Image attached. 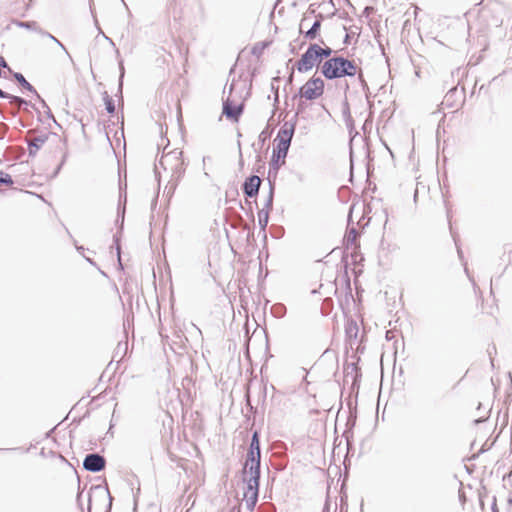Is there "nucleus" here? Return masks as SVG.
<instances>
[{"mask_svg":"<svg viewBox=\"0 0 512 512\" xmlns=\"http://www.w3.org/2000/svg\"><path fill=\"white\" fill-rule=\"evenodd\" d=\"M48 140V134H41L27 139L29 156H35Z\"/></svg>","mask_w":512,"mask_h":512,"instance_id":"9d476101","label":"nucleus"},{"mask_svg":"<svg viewBox=\"0 0 512 512\" xmlns=\"http://www.w3.org/2000/svg\"><path fill=\"white\" fill-rule=\"evenodd\" d=\"M5 97H8V93L0 89V98L4 99Z\"/></svg>","mask_w":512,"mask_h":512,"instance_id":"393cba45","label":"nucleus"},{"mask_svg":"<svg viewBox=\"0 0 512 512\" xmlns=\"http://www.w3.org/2000/svg\"><path fill=\"white\" fill-rule=\"evenodd\" d=\"M40 34L43 36H47L52 41H54L67 54V56L69 58H71V56H70L69 52L67 51V49L65 48V46L56 37H54L52 34L46 32V31H43V30H41Z\"/></svg>","mask_w":512,"mask_h":512,"instance_id":"a211bd4d","label":"nucleus"},{"mask_svg":"<svg viewBox=\"0 0 512 512\" xmlns=\"http://www.w3.org/2000/svg\"><path fill=\"white\" fill-rule=\"evenodd\" d=\"M4 99H9L10 102L17 105L18 108H21L23 105H29V102L26 101L25 99H23L19 96L11 95L9 93H8V97H5Z\"/></svg>","mask_w":512,"mask_h":512,"instance_id":"dca6fc26","label":"nucleus"},{"mask_svg":"<svg viewBox=\"0 0 512 512\" xmlns=\"http://www.w3.org/2000/svg\"><path fill=\"white\" fill-rule=\"evenodd\" d=\"M295 131V124L291 122H284V124L281 126L278 134L277 139L285 140L291 143L292 137L294 135Z\"/></svg>","mask_w":512,"mask_h":512,"instance_id":"9b49d317","label":"nucleus"},{"mask_svg":"<svg viewBox=\"0 0 512 512\" xmlns=\"http://www.w3.org/2000/svg\"><path fill=\"white\" fill-rule=\"evenodd\" d=\"M321 72L327 79L342 78L344 76L358 75V79L365 84L363 73L354 61L342 56L332 57L326 60L321 66Z\"/></svg>","mask_w":512,"mask_h":512,"instance_id":"f03ea898","label":"nucleus"},{"mask_svg":"<svg viewBox=\"0 0 512 512\" xmlns=\"http://www.w3.org/2000/svg\"><path fill=\"white\" fill-rule=\"evenodd\" d=\"M356 235H357V231H356L355 229H352V230L350 231V233H349V236H348V237H349V238H350V237H353V239H354V238L356 237Z\"/></svg>","mask_w":512,"mask_h":512,"instance_id":"b1692460","label":"nucleus"},{"mask_svg":"<svg viewBox=\"0 0 512 512\" xmlns=\"http://www.w3.org/2000/svg\"><path fill=\"white\" fill-rule=\"evenodd\" d=\"M13 77L24 89L36 94L37 98L41 101L43 107H45L49 110L45 101L40 97V95L37 93L35 88L25 79V77L21 73L15 72L13 74Z\"/></svg>","mask_w":512,"mask_h":512,"instance_id":"f8f14e48","label":"nucleus"},{"mask_svg":"<svg viewBox=\"0 0 512 512\" xmlns=\"http://www.w3.org/2000/svg\"><path fill=\"white\" fill-rule=\"evenodd\" d=\"M307 21V18H304L301 22V27L305 24V22Z\"/></svg>","mask_w":512,"mask_h":512,"instance_id":"cd10ccee","label":"nucleus"},{"mask_svg":"<svg viewBox=\"0 0 512 512\" xmlns=\"http://www.w3.org/2000/svg\"><path fill=\"white\" fill-rule=\"evenodd\" d=\"M267 136H268V134H267V132L264 130V131H262V132L260 133V136H259V137H260V139L265 140V139L267 138Z\"/></svg>","mask_w":512,"mask_h":512,"instance_id":"5701e85b","label":"nucleus"},{"mask_svg":"<svg viewBox=\"0 0 512 512\" xmlns=\"http://www.w3.org/2000/svg\"><path fill=\"white\" fill-rule=\"evenodd\" d=\"M106 494H107V495H108V497H109V504H108V507H107L106 512H110L111 505H112V497H111V495H110V493H109V491H108V490L106 491Z\"/></svg>","mask_w":512,"mask_h":512,"instance_id":"412c9836","label":"nucleus"},{"mask_svg":"<svg viewBox=\"0 0 512 512\" xmlns=\"http://www.w3.org/2000/svg\"><path fill=\"white\" fill-rule=\"evenodd\" d=\"M320 54L317 53L316 47L313 44H310L308 49L302 54L301 58L296 63V68L299 72H307L311 70L314 66L319 65Z\"/></svg>","mask_w":512,"mask_h":512,"instance_id":"39448f33","label":"nucleus"},{"mask_svg":"<svg viewBox=\"0 0 512 512\" xmlns=\"http://www.w3.org/2000/svg\"><path fill=\"white\" fill-rule=\"evenodd\" d=\"M116 249H117L118 257L120 258V246L118 243H117Z\"/></svg>","mask_w":512,"mask_h":512,"instance_id":"a878e982","label":"nucleus"},{"mask_svg":"<svg viewBox=\"0 0 512 512\" xmlns=\"http://www.w3.org/2000/svg\"><path fill=\"white\" fill-rule=\"evenodd\" d=\"M321 27V20L317 19L312 24L311 28L305 33V38L309 40H313L316 38L318 31Z\"/></svg>","mask_w":512,"mask_h":512,"instance_id":"4468645a","label":"nucleus"},{"mask_svg":"<svg viewBox=\"0 0 512 512\" xmlns=\"http://www.w3.org/2000/svg\"><path fill=\"white\" fill-rule=\"evenodd\" d=\"M260 478V443L258 433L252 435L250 448L243 468V480L247 484L244 498L248 509H253L258 500Z\"/></svg>","mask_w":512,"mask_h":512,"instance_id":"f257e3e1","label":"nucleus"},{"mask_svg":"<svg viewBox=\"0 0 512 512\" xmlns=\"http://www.w3.org/2000/svg\"><path fill=\"white\" fill-rule=\"evenodd\" d=\"M275 101L277 102L278 101V94L276 93V96H275Z\"/></svg>","mask_w":512,"mask_h":512,"instance_id":"c756f323","label":"nucleus"},{"mask_svg":"<svg viewBox=\"0 0 512 512\" xmlns=\"http://www.w3.org/2000/svg\"><path fill=\"white\" fill-rule=\"evenodd\" d=\"M492 511H493V512H498V509H497L496 504H493V506H492Z\"/></svg>","mask_w":512,"mask_h":512,"instance_id":"bb28decb","label":"nucleus"},{"mask_svg":"<svg viewBox=\"0 0 512 512\" xmlns=\"http://www.w3.org/2000/svg\"><path fill=\"white\" fill-rule=\"evenodd\" d=\"M181 156H182V152L173 151L171 153L164 155L160 160V164L165 169H167L166 166L168 164H172L171 165L172 176L176 180H179L185 172L184 161L181 159Z\"/></svg>","mask_w":512,"mask_h":512,"instance_id":"20e7f679","label":"nucleus"},{"mask_svg":"<svg viewBox=\"0 0 512 512\" xmlns=\"http://www.w3.org/2000/svg\"><path fill=\"white\" fill-rule=\"evenodd\" d=\"M261 182L262 180L260 177L256 175L248 177L243 183L244 194L249 198L256 197L258 195Z\"/></svg>","mask_w":512,"mask_h":512,"instance_id":"1a4fd4ad","label":"nucleus"},{"mask_svg":"<svg viewBox=\"0 0 512 512\" xmlns=\"http://www.w3.org/2000/svg\"><path fill=\"white\" fill-rule=\"evenodd\" d=\"M316 47L317 53L320 54V61L322 62L323 58H328L332 54V49L330 47L321 48L318 44H313Z\"/></svg>","mask_w":512,"mask_h":512,"instance_id":"f3484780","label":"nucleus"},{"mask_svg":"<svg viewBox=\"0 0 512 512\" xmlns=\"http://www.w3.org/2000/svg\"><path fill=\"white\" fill-rule=\"evenodd\" d=\"M18 26L20 27H23V28H26V29H31V30H34V31H37L38 33L41 32V28L37 25L36 22L32 21V22H18Z\"/></svg>","mask_w":512,"mask_h":512,"instance_id":"6ab92c4d","label":"nucleus"},{"mask_svg":"<svg viewBox=\"0 0 512 512\" xmlns=\"http://www.w3.org/2000/svg\"><path fill=\"white\" fill-rule=\"evenodd\" d=\"M272 205H273V187L271 186L265 206L258 212V224H259L261 230H263V231H265V229L267 227V224L269 221V212L272 209Z\"/></svg>","mask_w":512,"mask_h":512,"instance_id":"6e6552de","label":"nucleus"},{"mask_svg":"<svg viewBox=\"0 0 512 512\" xmlns=\"http://www.w3.org/2000/svg\"><path fill=\"white\" fill-rule=\"evenodd\" d=\"M303 107V102H300L299 103V108H302Z\"/></svg>","mask_w":512,"mask_h":512,"instance_id":"c85d7f7f","label":"nucleus"},{"mask_svg":"<svg viewBox=\"0 0 512 512\" xmlns=\"http://www.w3.org/2000/svg\"><path fill=\"white\" fill-rule=\"evenodd\" d=\"M244 109V104H234L229 98L223 102V114L233 121H238Z\"/></svg>","mask_w":512,"mask_h":512,"instance_id":"0eeeda50","label":"nucleus"},{"mask_svg":"<svg viewBox=\"0 0 512 512\" xmlns=\"http://www.w3.org/2000/svg\"><path fill=\"white\" fill-rule=\"evenodd\" d=\"M103 100L108 113L112 114L115 112V105L113 99L108 95L107 92L103 94Z\"/></svg>","mask_w":512,"mask_h":512,"instance_id":"2eb2a0df","label":"nucleus"},{"mask_svg":"<svg viewBox=\"0 0 512 512\" xmlns=\"http://www.w3.org/2000/svg\"><path fill=\"white\" fill-rule=\"evenodd\" d=\"M324 93V81L320 77H312L299 90L298 96L305 100H315Z\"/></svg>","mask_w":512,"mask_h":512,"instance_id":"7ed1b4c3","label":"nucleus"},{"mask_svg":"<svg viewBox=\"0 0 512 512\" xmlns=\"http://www.w3.org/2000/svg\"><path fill=\"white\" fill-rule=\"evenodd\" d=\"M0 66L4 67V68H6L8 66L7 62L5 61V59L3 57H1V56H0Z\"/></svg>","mask_w":512,"mask_h":512,"instance_id":"4be33fe9","label":"nucleus"},{"mask_svg":"<svg viewBox=\"0 0 512 512\" xmlns=\"http://www.w3.org/2000/svg\"><path fill=\"white\" fill-rule=\"evenodd\" d=\"M0 184L12 185L13 180L9 174L0 171Z\"/></svg>","mask_w":512,"mask_h":512,"instance_id":"aec40b11","label":"nucleus"},{"mask_svg":"<svg viewBox=\"0 0 512 512\" xmlns=\"http://www.w3.org/2000/svg\"><path fill=\"white\" fill-rule=\"evenodd\" d=\"M106 460L98 453L87 454L83 461V468L89 472H100L105 468Z\"/></svg>","mask_w":512,"mask_h":512,"instance_id":"423d86ee","label":"nucleus"},{"mask_svg":"<svg viewBox=\"0 0 512 512\" xmlns=\"http://www.w3.org/2000/svg\"><path fill=\"white\" fill-rule=\"evenodd\" d=\"M275 141H277V145H276L277 157L284 159L288 153V150L290 147V142L285 141V140H280L277 138L275 139Z\"/></svg>","mask_w":512,"mask_h":512,"instance_id":"ddd939ff","label":"nucleus"}]
</instances>
